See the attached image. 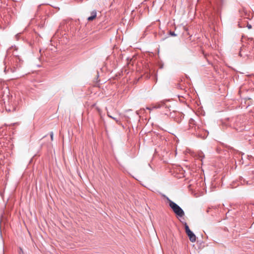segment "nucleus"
<instances>
[{
  "label": "nucleus",
  "mask_w": 254,
  "mask_h": 254,
  "mask_svg": "<svg viewBox=\"0 0 254 254\" xmlns=\"http://www.w3.org/2000/svg\"><path fill=\"white\" fill-rule=\"evenodd\" d=\"M169 206L172 209L174 212L179 217H183L185 215L183 210L176 203L169 200Z\"/></svg>",
  "instance_id": "f257e3e1"
},
{
  "label": "nucleus",
  "mask_w": 254,
  "mask_h": 254,
  "mask_svg": "<svg viewBox=\"0 0 254 254\" xmlns=\"http://www.w3.org/2000/svg\"><path fill=\"white\" fill-rule=\"evenodd\" d=\"M187 234L191 242H194L196 241V236L191 231L188 232Z\"/></svg>",
  "instance_id": "f03ea898"
},
{
  "label": "nucleus",
  "mask_w": 254,
  "mask_h": 254,
  "mask_svg": "<svg viewBox=\"0 0 254 254\" xmlns=\"http://www.w3.org/2000/svg\"><path fill=\"white\" fill-rule=\"evenodd\" d=\"M96 16L97 12L95 10H94L91 12V16L88 17L87 19L88 21H92L96 17Z\"/></svg>",
  "instance_id": "7ed1b4c3"
},
{
  "label": "nucleus",
  "mask_w": 254,
  "mask_h": 254,
  "mask_svg": "<svg viewBox=\"0 0 254 254\" xmlns=\"http://www.w3.org/2000/svg\"><path fill=\"white\" fill-rule=\"evenodd\" d=\"M225 2V0H216L215 3L218 7H220Z\"/></svg>",
  "instance_id": "20e7f679"
},
{
  "label": "nucleus",
  "mask_w": 254,
  "mask_h": 254,
  "mask_svg": "<svg viewBox=\"0 0 254 254\" xmlns=\"http://www.w3.org/2000/svg\"><path fill=\"white\" fill-rule=\"evenodd\" d=\"M163 104H160V103L157 104L156 105H155L152 107V109L160 108L163 106Z\"/></svg>",
  "instance_id": "39448f33"
},
{
  "label": "nucleus",
  "mask_w": 254,
  "mask_h": 254,
  "mask_svg": "<svg viewBox=\"0 0 254 254\" xmlns=\"http://www.w3.org/2000/svg\"><path fill=\"white\" fill-rule=\"evenodd\" d=\"M185 230H186V233H187L188 232L190 231L191 230L189 228V226L187 224V223L185 224Z\"/></svg>",
  "instance_id": "423d86ee"
},
{
  "label": "nucleus",
  "mask_w": 254,
  "mask_h": 254,
  "mask_svg": "<svg viewBox=\"0 0 254 254\" xmlns=\"http://www.w3.org/2000/svg\"><path fill=\"white\" fill-rule=\"evenodd\" d=\"M107 115H108V116L109 118H112V119H114L115 121H116V122H117V123H118V122H119V120H117V119L116 118H115L113 117L112 116H111V115L109 114V113H108V112L107 113Z\"/></svg>",
  "instance_id": "0eeeda50"
},
{
  "label": "nucleus",
  "mask_w": 254,
  "mask_h": 254,
  "mask_svg": "<svg viewBox=\"0 0 254 254\" xmlns=\"http://www.w3.org/2000/svg\"><path fill=\"white\" fill-rule=\"evenodd\" d=\"M170 34L172 36H176L177 35L174 32L172 31L170 32Z\"/></svg>",
  "instance_id": "6e6552de"
},
{
  "label": "nucleus",
  "mask_w": 254,
  "mask_h": 254,
  "mask_svg": "<svg viewBox=\"0 0 254 254\" xmlns=\"http://www.w3.org/2000/svg\"><path fill=\"white\" fill-rule=\"evenodd\" d=\"M53 136H54V133L53 132H50V136H51V140H53Z\"/></svg>",
  "instance_id": "1a4fd4ad"
},
{
  "label": "nucleus",
  "mask_w": 254,
  "mask_h": 254,
  "mask_svg": "<svg viewBox=\"0 0 254 254\" xmlns=\"http://www.w3.org/2000/svg\"><path fill=\"white\" fill-rule=\"evenodd\" d=\"M248 27L249 29H251L252 28V26L251 25H248Z\"/></svg>",
  "instance_id": "9d476101"
},
{
  "label": "nucleus",
  "mask_w": 254,
  "mask_h": 254,
  "mask_svg": "<svg viewBox=\"0 0 254 254\" xmlns=\"http://www.w3.org/2000/svg\"><path fill=\"white\" fill-rule=\"evenodd\" d=\"M146 109L149 110H151V109L150 108H149V107H147Z\"/></svg>",
  "instance_id": "9b49d317"
}]
</instances>
